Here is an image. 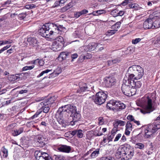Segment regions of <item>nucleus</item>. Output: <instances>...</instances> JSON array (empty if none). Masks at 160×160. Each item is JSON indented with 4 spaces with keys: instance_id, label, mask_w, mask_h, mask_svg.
<instances>
[{
    "instance_id": "f257e3e1",
    "label": "nucleus",
    "mask_w": 160,
    "mask_h": 160,
    "mask_svg": "<svg viewBox=\"0 0 160 160\" xmlns=\"http://www.w3.org/2000/svg\"><path fill=\"white\" fill-rule=\"evenodd\" d=\"M63 116L68 118H72V120L70 121L72 125H73L81 119V115L79 112L77 111L76 107L71 104H68L59 108L56 115V118L59 124L64 127L65 126Z\"/></svg>"
},
{
    "instance_id": "f03ea898",
    "label": "nucleus",
    "mask_w": 160,
    "mask_h": 160,
    "mask_svg": "<svg viewBox=\"0 0 160 160\" xmlns=\"http://www.w3.org/2000/svg\"><path fill=\"white\" fill-rule=\"evenodd\" d=\"M65 29L62 26L58 25L56 24L50 23L43 25L38 30V32L39 34L42 37L49 38L53 34L59 33Z\"/></svg>"
},
{
    "instance_id": "7ed1b4c3",
    "label": "nucleus",
    "mask_w": 160,
    "mask_h": 160,
    "mask_svg": "<svg viewBox=\"0 0 160 160\" xmlns=\"http://www.w3.org/2000/svg\"><path fill=\"white\" fill-rule=\"evenodd\" d=\"M128 72V79L138 80L140 79L143 75V69L140 66L133 65L129 67Z\"/></svg>"
},
{
    "instance_id": "20e7f679",
    "label": "nucleus",
    "mask_w": 160,
    "mask_h": 160,
    "mask_svg": "<svg viewBox=\"0 0 160 160\" xmlns=\"http://www.w3.org/2000/svg\"><path fill=\"white\" fill-rule=\"evenodd\" d=\"M127 79V77L124 78L123 81L124 84L122 85V90L125 95L130 97L135 94L137 89L131 87V86L130 85V81Z\"/></svg>"
},
{
    "instance_id": "39448f33",
    "label": "nucleus",
    "mask_w": 160,
    "mask_h": 160,
    "mask_svg": "<svg viewBox=\"0 0 160 160\" xmlns=\"http://www.w3.org/2000/svg\"><path fill=\"white\" fill-rule=\"evenodd\" d=\"M152 97L151 95H149L146 97L145 100L146 104L141 109V112L144 114L149 113L155 110L154 106L152 105Z\"/></svg>"
},
{
    "instance_id": "423d86ee",
    "label": "nucleus",
    "mask_w": 160,
    "mask_h": 160,
    "mask_svg": "<svg viewBox=\"0 0 160 160\" xmlns=\"http://www.w3.org/2000/svg\"><path fill=\"white\" fill-rule=\"evenodd\" d=\"M124 153H125L124 160H129L131 159L134 155V149L128 144L124 146Z\"/></svg>"
},
{
    "instance_id": "0eeeda50",
    "label": "nucleus",
    "mask_w": 160,
    "mask_h": 160,
    "mask_svg": "<svg viewBox=\"0 0 160 160\" xmlns=\"http://www.w3.org/2000/svg\"><path fill=\"white\" fill-rule=\"evenodd\" d=\"M107 98V95L103 92H99L96 94L94 102L97 104L101 105L104 103Z\"/></svg>"
},
{
    "instance_id": "6e6552de",
    "label": "nucleus",
    "mask_w": 160,
    "mask_h": 160,
    "mask_svg": "<svg viewBox=\"0 0 160 160\" xmlns=\"http://www.w3.org/2000/svg\"><path fill=\"white\" fill-rule=\"evenodd\" d=\"M35 156L36 160H52L48 153L42 152L40 151H36L35 152Z\"/></svg>"
},
{
    "instance_id": "1a4fd4ad",
    "label": "nucleus",
    "mask_w": 160,
    "mask_h": 160,
    "mask_svg": "<svg viewBox=\"0 0 160 160\" xmlns=\"http://www.w3.org/2000/svg\"><path fill=\"white\" fill-rule=\"evenodd\" d=\"M27 42L29 43V45L32 47H37L38 46V41L35 38L29 37L25 39L23 42L24 46H26L28 45Z\"/></svg>"
},
{
    "instance_id": "9d476101",
    "label": "nucleus",
    "mask_w": 160,
    "mask_h": 160,
    "mask_svg": "<svg viewBox=\"0 0 160 160\" xmlns=\"http://www.w3.org/2000/svg\"><path fill=\"white\" fill-rule=\"evenodd\" d=\"M157 16H155L152 18L147 19L143 23V28L146 29L152 28L153 22L155 19H157Z\"/></svg>"
},
{
    "instance_id": "9b49d317",
    "label": "nucleus",
    "mask_w": 160,
    "mask_h": 160,
    "mask_svg": "<svg viewBox=\"0 0 160 160\" xmlns=\"http://www.w3.org/2000/svg\"><path fill=\"white\" fill-rule=\"evenodd\" d=\"M103 83L106 87H110L115 83V79L113 77H106L104 78Z\"/></svg>"
},
{
    "instance_id": "f8f14e48",
    "label": "nucleus",
    "mask_w": 160,
    "mask_h": 160,
    "mask_svg": "<svg viewBox=\"0 0 160 160\" xmlns=\"http://www.w3.org/2000/svg\"><path fill=\"white\" fill-rule=\"evenodd\" d=\"M55 99V96L51 97L48 100H45L43 102H42L38 104V107L40 108H42L44 106L52 104Z\"/></svg>"
},
{
    "instance_id": "ddd939ff",
    "label": "nucleus",
    "mask_w": 160,
    "mask_h": 160,
    "mask_svg": "<svg viewBox=\"0 0 160 160\" xmlns=\"http://www.w3.org/2000/svg\"><path fill=\"white\" fill-rule=\"evenodd\" d=\"M124 146L119 148L115 154V156L118 159L121 158V160H124V156L125 153H124Z\"/></svg>"
},
{
    "instance_id": "4468645a",
    "label": "nucleus",
    "mask_w": 160,
    "mask_h": 160,
    "mask_svg": "<svg viewBox=\"0 0 160 160\" xmlns=\"http://www.w3.org/2000/svg\"><path fill=\"white\" fill-rule=\"evenodd\" d=\"M58 149L59 151L66 153H69L71 150V147L66 145H60L58 147Z\"/></svg>"
},
{
    "instance_id": "2eb2a0df",
    "label": "nucleus",
    "mask_w": 160,
    "mask_h": 160,
    "mask_svg": "<svg viewBox=\"0 0 160 160\" xmlns=\"http://www.w3.org/2000/svg\"><path fill=\"white\" fill-rule=\"evenodd\" d=\"M128 80L130 81V85L131 86L132 88H140L142 85V83L140 81H135L134 79H132Z\"/></svg>"
},
{
    "instance_id": "dca6fc26",
    "label": "nucleus",
    "mask_w": 160,
    "mask_h": 160,
    "mask_svg": "<svg viewBox=\"0 0 160 160\" xmlns=\"http://www.w3.org/2000/svg\"><path fill=\"white\" fill-rule=\"evenodd\" d=\"M153 130L149 125L146 127L144 131L145 137L147 138H149L152 136V135L155 133Z\"/></svg>"
},
{
    "instance_id": "f3484780",
    "label": "nucleus",
    "mask_w": 160,
    "mask_h": 160,
    "mask_svg": "<svg viewBox=\"0 0 160 160\" xmlns=\"http://www.w3.org/2000/svg\"><path fill=\"white\" fill-rule=\"evenodd\" d=\"M118 102L115 100H110L109 102L107 104V107L109 109H113L116 108L117 103Z\"/></svg>"
},
{
    "instance_id": "a211bd4d",
    "label": "nucleus",
    "mask_w": 160,
    "mask_h": 160,
    "mask_svg": "<svg viewBox=\"0 0 160 160\" xmlns=\"http://www.w3.org/2000/svg\"><path fill=\"white\" fill-rule=\"evenodd\" d=\"M125 133L126 135H129L133 129L132 124L130 121H128L126 125Z\"/></svg>"
},
{
    "instance_id": "6ab92c4d",
    "label": "nucleus",
    "mask_w": 160,
    "mask_h": 160,
    "mask_svg": "<svg viewBox=\"0 0 160 160\" xmlns=\"http://www.w3.org/2000/svg\"><path fill=\"white\" fill-rule=\"evenodd\" d=\"M96 47V43L94 42L90 43L88 45L84 46L83 48L86 52L94 50Z\"/></svg>"
},
{
    "instance_id": "aec40b11",
    "label": "nucleus",
    "mask_w": 160,
    "mask_h": 160,
    "mask_svg": "<svg viewBox=\"0 0 160 160\" xmlns=\"http://www.w3.org/2000/svg\"><path fill=\"white\" fill-rule=\"evenodd\" d=\"M149 125L155 133L157 130L160 128V122H154Z\"/></svg>"
},
{
    "instance_id": "412c9836",
    "label": "nucleus",
    "mask_w": 160,
    "mask_h": 160,
    "mask_svg": "<svg viewBox=\"0 0 160 160\" xmlns=\"http://www.w3.org/2000/svg\"><path fill=\"white\" fill-rule=\"evenodd\" d=\"M45 139L43 137H38L37 142V145L40 147H42L46 144Z\"/></svg>"
},
{
    "instance_id": "4be33fe9",
    "label": "nucleus",
    "mask_w": 160,
    "mask_h": 160,
    "mask_svg": "<svg viewBox=\"0 0 160 160\" xmlns=\"http://www.w3.org/2000/svg\"><path fill=\"white\" fill-rule=\"evenodd\" d=\"M57 44H58L60 47L62 48L64 46V39L61 36L57 37L54 41Z\"/></svg>"
},
{
    "instance_id": "5701e85b",
    "label": "nucleus",
    "mask_w": 160,
    "mask_h": 160,
    "mask_svg": "<svg viewBox=\"0 0 160 160\" xmlns=\"http://www.w3.org/2000/svg\"><path fill=\"white\" fill-rule=\"evenodd\" d=\"M22 141H23L22 142V143L21 144L22 145V146H21V147L22 148H21V151L22 149L23 150H24V151H22V152H29V151L26 150V151H25V150L28 147V145L27 144V140L25 139H24L23 138H22Z\"/></svg>"
},
{
    "instance_id": "b1692460",
    "label": "nucleus",
    "mask_w": 160,
    "mask_h": 160,
    "mask_svg": "<svg viewBox=\"0 0 160 160\" xmlns=\"http://www.w3.org/2000/svg\"><path fill=\"white\" fill-rule=\"evenodd\" d=\"M62 48L60 47L59 44L56 43L54 41L52 42L51 46V49L53 51H59Z\"/></svg>"
},
{
    "instance_id": "393cba45",
    "label": "nucleus",
    "mask_w": 160,
    "mask_h": 160,
    "mask_svg": "<svg viewBox=\"0 0 160 160\" xmlns=\"http://www.w3.org/2000/svg\"><path fill=\"white\" fill-rule=\"evenodd\" d=\"M74 5V3L72 2H70L68 4L65 5L61 9V11L65 12L70 8H72Z\"/></svg>"
},
{
    "instance_id": "a878e982",
    "label": "nucleus",
    "mask_w": 160,
    "mask_h": 160,
    "mask_svg": "<svg viewBox=\"0 0 160 160\" xmlns=\"http://www.w3.org/2000/svg\"><path fill=\"white\" fill-rule=\"evenodd\" d=\"M125 122L119 120H117L113 122V126L114 127L118 128V126H123L125 125Z\"/></svg>"
},
{
    "instance_id": "bb28decb",
    "label": "nucleus",
    "mask_w": 160,
    "mask_h": 160,
    "mask_svg": "<svg viewBox=\"0 0 160 160\" xmlns=\"http://www.w3.org/2000/svg\"><path fill=\"white\" fill-rule=\"evenodd\" d=\"M121 60L119 58H117L109 60L108 61V64L109 66L112 65L113 64L118 62Z\"/></svg>"
},
{
    "instance_id": "cd10ccee",
    "label": "nucleus",
    "mask_w": 160,
    "mask_h": 160,
    "mask_svg": "<svg viewBox=\"0 0 160 160\" xmlns=\"http://www.w3.org/2000/svg\"><path fill=\"white\" fill-rule=\"evenodd\" d=\"M88 87L86 83H84L82 85H80V89L78 91L79 93H81L82 92H85L86 91H88Z\"/></svg>"
},
{
    "instance_id": "c85d7f7f",
    "label": "nucleus",
    "mask_w": 160,
    "mask_h": 160,
    "mask_svg": "<svg viewBox=\"0 0 160 160\" xmlns=\"http://www.w3.org/2000/svg\"><path fill=\"white\" fill-rule=\"evenodd\" d=\"M69 53H68V52H61L59 57L58 58L60 59V58H62V60H65L67 57Z\"/></svg>"
},
{
    "instance_id": "c756f323",
    "label": "nucleus",
    "mask_w": 160,
    "mask_h": 160,
    "mask_svg": "<svg viewBox=\"0 0 160 160\" xmlns=\"http://www.w3.org/2000/svg\"><path fill=\"white\" fill-rule=\"evenodd\" d=\"M126 106L123 103L120 102H118L116 108L117 109L122 110L125 108Z\"/></svg>"
},
{
    "instance_id": "7c9ffc66",
    "label": "nucleus",
    "mask_w": 160,
    "mask_h": 160,
    "mask_svg": "<svg viewBox=\"0 0 160 160\" xmlns=\"http://www.w3.org/2000/svg\"><path fill=\"white\" fill-rule=\"evenodd\" d=\"M159 21H158V17L157 19H155L153 22L152 28H157L160 27L159 25Z\"/></svg>"
},
{
    "instance_id": "2f4dec72",
    "label": "nucleus",
    "mask_w": 160,
    "mask_h": 160,
    "mask_svg": "<svg viewBox=\"0 0 160 160\" xmlns=\"http://www.w3.org/2000/svg\"><path fill=\"white\" fill-rule=\"evenodd\" d=\"M99 149H97L96 150L93 152L91 154L90 156L92 158H94L97 157L99 153Z\"/></svg>"
},
{
    "instance_id": "473e14b6",
    "label": "nucleus",
    "mask_w": 160,
    "mask_h": 160,
    "mask_svg": "<svg viewBox=\"0 0 160 160\" xmlns=\"http://www.w3.org/2000/svg\"><path fill=\"white\" fill-rule=\"evenodd\" d=\"M1 151L3 153V156L5 158L7 157L8 155V150L3 147L1 148Z\"/></svg>"
},
{
    "instance_id": "72a5a7b5",
    "label": "nucleus",
    "mask_w": 160,
    "mask_h": 160,
    "mask_svg": "<svg viewBox=\"0 0 160 160\" xmlns=\"http://www.w3.org/2000/svg\"><path fill=\"white\" fill-rule=\"evenodd\" d=\"M121 24V23L120 22H118L112 26L111 28L113 29L117 30L120 28Z\"/></svg>"
},
{
    "instance_id": "f704fd0d",
    "label": "nucleus",
    "mask_w": 160,
    "mask_h": 160,
    "mask_svg": "<svg viewBox=\"0 0 160 160\" xmlns=\"http://www.w3.org/2000/svg\"><path fill=\"white\" fill-rule=\"evenodd\" d=\"M52 70V69H47L44 71H43L37 76V77L39 78L42 76L44 74L48 73L50 72H51Z\"/></svg>"
},
{
    "instance_id": "c9c22d12",
    "label": "nucleus",
    "mask_w": 160,
    "mask_h": 160,
    "mask_svg": "<svg viewBox=\"0 0 160 160\" xmlns=\"http://www.w3.org/2000/svg\"><path fill=\"white\" fill-rule=\"evenodd\" d=\"M135 146V148H139L141 149H143L144 147V145L143 144L140 142L136 143Z\"/></svg>"
},
{
    "instance_id": "e433bc0d",
    "label": "nucleus",
    "mask_w": 160,
    "mask_h": 160,
    "mask_svg": "<svg viewBox=\"0 0 160 160\" xmlns=\"http://www.w3.org/2000/svg\"><path fill=\"white\" fill-rule=\"evenodd\" d=\"M18 78V77L16 76L15 75H12L8 77V79L10 81L12 82L15 81Z\"/></svg>"
},
{
    "instance_id": "4c0bfd02",
    "label": "nucleus",
    "mask_w": 160,
    "mask_h": 160,
    "mask_svg": "<svg viewBox=\"0 0 160 160\" xmlns=\"http://www.w3.org/2000/svg\"><path fill=\"white\" fill-rule=\"evenodd\" d=\"M118 30L113 29L112 30H108L107 32V35L110 36L115 34L117 31Z\"/></svg>"
},
{
    "instance_id": "58836bf2",
    "label": "nucleus",
    "mask_w": 160,
    "mask_h": 160,
    "mask_svg": "<svg viewBox=\"0 0 160 160\" xmlns=\"http://www.w3.org/2000/svg\"><path fill=\"white\" fill-rule=\"evenodd\" d=\"M38 108H39L40 109V108L38 106ZM43 108V112H44L45 113H47L48 112V111H49L50 110V108L48 105L46 106H44L42 108H41V109H42Z\"/></svg>"
},
{
    "instance_id": "ea45409f",
    "label": "nucleus",
    "mask_w": 160,
    "mask_h": 160,
    "mask_svg": "<svg viewBox=\"0 0 160 160\" xmlns=\"http://www.w3.org/2000/svg\"><path fill=\"white\" fill-rule=\"evenodd\" d=\"M34 65H32L31 66H26L22 68V71H26L28 70H31L34 67Z\"/></svg>"
},
{
    "instance_id": "a19ab883",
    "label": "nucleus",
    "mask_w": 160,
    "mask_h": 160,
    "mask_svg": "<svg viewBox=\"0 0 160 160\" xmlns=\"http://www.w3.org/2000/svg\"><path fill=\"white\" fill-rule=\"evenodd\" d=\"M77 136L79 138H82V137L83 134L82 133V131L81 129H79L77 130Z\"/></svg>"
},
{
    "instance_id": "79ce46f5",
    "label": "nucleus",
    "mask_w": 160,
    "mask_h": 160,
    "mask_svg": "<svg viewBox=\"0 0 160 160\" xmlns=\"http://www.w3.org/2000/svg\"><path fill=\"white\" fill-rule=\"evenodd\" d=\"M100 160H114V158L112 157L108 156V157H104L101 158Z\"/></svg>"
},
{
    "instance_id": "37998d69",
    "label": "nucleus",
    "mask_w": 160,
    "mask_h": 160,
    "mask_svg": "<svg viewBox=\"0 0 160 160\" xmlns=\"http://www.w3.org/2000/svg\"><path fill=\"white\" fill-rule=\"evenodd\" d=\"M35 5L33 4L27 5L25 6V8L27 9H32L33 8H35Z\"/></svg>"
},
{
    "instance_id": "c03bdc74",
    "label": "nucleus",
    "mask_w": 160,
    "mask_h": 160,
    "mask_svg": "<svg viewBox=\"0 0 160 160\" xmlns=\"http://www.w3.org/2000/svg\"><path fill=\"white\" fill-rule=\"evenodd\" d=\"M12 133L14 136H17L20 134V132L19 130H15L12 131Z\"/></svg>"
},
{
    "instance_id": "a18cd8bd",
    "label": "nucleus",
    "mask_w": 160,
    "mask_h": 160,
    "mask_svg": "<svg viewBox=\"0 0 160 160\" xmlns=\"http://www.w3.org/2000/svg\"><path fill=\"white\" fill-rule=\"evenodd\" d=\"M42 112V111H37L36 113L31 117L32 119L38 117Z\"/></svg>"
},
{
    "instance_id": "49530a36",
    "label": "nucleus",
    "mask_w": 160,
    "mask_h": 160,
    "mask_svg": "<svg viewBox=\"0 0 160 160\" xmlns=\"http://www.w3.org/2000/svg\"><path fill=\"white\" fill-rule=\"evenodd\" d=\"M141 40V39L140 38H136L134 39H133L132 41V44H135L139 42Z\"/></svg>"
},
{
    "instance_id": "de8ad7c7",
    "label": "nucleus",
    "mask_w": 160,
    "mask_h": 160,
    "mask_svg": "<svg viewBox=\"0 0 160 160\" xmlns=\"http://www.w3.org/2000/svg\"><path fill=\"white\" fill-rule=\"evenodd\" d=\"M127 119L129 120L130 122L131 121H133L134 120V117L132 115H128L127 117Z\"/></svg>"
},
{
    "instance_id": "09e8293b",
    "label": "nucleus",
    "mask_w": 160,
    "mask_h": 160,
    "mask_svg": "<svg viewBox=\"0 0 160 160\" xmlns=\"http://www.w3.org/2000/svg\"><path fill=\"white\" fill-rule=\"evenodd\" d=\"M59 74V72H56L55 70H54L50 74V77H56V76H58Z\"/></svg>"
},
{
    "instance_id": "8fccbe9b",
    "label": "nucleus",
    "mask_w": 160,
    "mask_h": 160,
    "mask_svg": "<svg viewBox=\"0 0 160 160\" xmlns=\"http://www.w3.org/2000/svg\"><path fill=\"white\" fill-rule=\"evenodd\" d=\"M75 17L77 18L79 17L80 16L83 15L82 11L78 12L75 13Z\"/></svg>"
},
{
    "instance_id": "3c124183",
    "label": "nucleus",
    "mask_w": 160,
    "mask_h": 160,
    "mask_svg": "<svg viewBox=\"0 0 160 160\" xmlns=\"http://www.w3.org/2000/svg\"><path fill=\"white\" fill-rule=\"evenodd\" d=\"M55 159L56 160H64L63 157L60 155H55Z\"/></svg>"
},
{
    "instance_id": "603ef678",
    "label": "nucleus",
    "mask_w": 160,
    "mask_h": 160,
    "mask_svg": "<svg viewBox=\"0 0 160 160\" xmlns=\"http://www.w3.org/2000/svg\"><path fill=\"white\" fill-rule=\"evenodd\" d=\"M97 46L98 48V50L99 51H102L103 49L104 48V45L101 44H98L97 45Z\"/></svg>"
},
{
    "instance_id": "864d4df0",
    "label": "nucleus",
    "mask_w": 160,
    "mask_h": 160,
    "mask_svg": "<svg viewBox=\"0 0 160 160\" xmlns=\"http://www.w3.org/2000/svg\"><path fill=\"white\" fill-rule=\"evenodd\" d=\"M11 0H7L6 2H5L3 4H2V6L4 7L5 6H8L9 4L11 3Z\"/></svg>"
},
{
    "instance_id": "5fc2aeb1",
    "label": "nucleus",
    "mask_w": 160,
    "mask_h": 160,
    "mask_svg": "<svg viewBox=\"0 0 160 160\" xmlns=\"http://www.w3.org/2000/svg\"><path fill=\"white\" fill-rule=\"evenodd\" d=\"M105 11L102 10H98L96 11V13H97V14H98V15L105 13Z\"/></svg>"
},
{
    "instance_id": "6e6d98bb",
    "label": "nucleus",
    "mask_w": 160,
    "mask_h": 160,
    "mask_svg": "<svg viewBox=\"0 0 160 160\" xmlns=\"http://www.w3.org/2000/svg\"><path fill=\"white\" fill-rule=\"evenodd\" d=\"M118 130V128L117 127H114L112 129L111 132L112 134H114L115 135V134H116L117 131Z\"/></svg>"
},
{
    "instance_id": "4d7b16f0",
    "label": "nucleus",
    "mask_w": 160,
    "mask_h": 160,
    "mask_svg": "<svg viewBox=\"0 0 160 160\" xmlns=\"http://www.w3.org/2000/svg\"><path fill=\"white\" fill-rule=\"evenodd\" d=\"M99 123V124H102L104 122V120L102 117H100L98 119Z\"/></svg>"
},
{
    "instance_id": "13d9d810",
    "label": "nucleus",
    "mask_w": 160,
    "mask_h": 160,
    "mask_svg": "<svg viewBox=\"0 0 160 160\" xmlns=\"http://www.w3.org/2000/svg\"><path fill=\"white\" fill-rule=\"evenodd\" d=\"M26 12L24 13H22L21 14V21L22 20L24 19V18H25L26 17Z\"/></svg>"
},
{
    "instance_id": "bf43d9fd",
    "label": "nucleus",
    "mask_w": 160,
    "mask_h": 160,
    "mask_svg": "<svg viewBox=\"0 0 160 160\" xmlns=\"http://www.w3.org/2000/svg\"><path fill=\"white\" fill-rule=\"evenodd\" d=\"M121 134L120 133L118 134L114 140V141L116 142L118 141L120 138L121 137Z\"/></svg>"
},
{
    "instance_id": "052dcab7",
    "label": "nucleus",
    "mask_w": 160,
    "mask_h": 160,
    "mask_svg": "<svg viewBox=\"0 0 160 160\" xmlns=\"http://www.w3.org/2000/svg\"><path fill=\"white\" fill-rule=\"evenodd\" d=\"M66 0H60L56 2V3L58 4V5L62 4L66 2Z\"/></svg>"
},
{
    "instance_id": "680f3d73",
    "label": "nucleus",
    "mask_w": 160,
    "mask_h": 160,
    "mask_svg": "<svg viewBox=\"0 0 160 160\" xmlns=\"http://www.w3.org/2000/svg\"><path fill=\"white\" fill-rule=\"evenodd\" d=\"M77 130H74L73 131H71L69 132L72 135L74 136L77 134Z\"/></svg>"
},
{
    "instance_id": "e2e57ef3",
    "label": "nucleus",
    "mask_w": 160,
    "mask_h": 160,
    "mask_svg": "<svg viewBox=\"0 0 160 160\" xmlns=\"http://www.w3.org/2000/svg\"><path fill=\"white\" fill-rule=\"evenodd\" d=\"M129 2H130L128 0H125L121 4V5L122 6H125Z\"/></svg>"
},
{
    "instance_id": "0e129e2a",
    "label": "nucleus",
    "mask_w": 160,
    "mask_h": 160,
    "mask_svg": "<svg viewBox=\"0 0 160 160\" xmlns=\"http://www.w3.org/2000/svg\"><path fill=\"white\" fill-rule=\"evenodd\" d=\"M154 44L160 45V36L157 38V40L154 42Z\"/></svg>"
},
{
    "instance_id": "69168bd1",
    "label": "nucleus",
    "mask_w": 160,
    "mask_h": 160,
    "mask_svg": "<svg viewBox=\"0 0 160 160\" xmlns=\"http://www.w3.org/2000/svg\"><path fill=\"white\" fill-rule=\"evenodd\" d=\"M115 135L112 133L108 137V139L110 141H112V139L114 138Z\"/></svg>"
},
{
    "instance_id": "338daca9",
    "label": "nucleus",
    "mask_w": 160,
    "mask_h": 160,
    "mask_svg": "<svg viewBox=\"0 0 160 160\" xmlns=\"http://www.w3.org/2000/svg\"><path fill=\"white\" fill-rule=\"evenodd\" d=\"M124 13V12L122 11H120L118 13L117 15L119 16H122Z\"/></svg>"
},
{
    "instance_id": "774afa93",
    "label": "nucleus",
    "mask_w": 160,
    "mask_h": 160,
    "mask_svg": "<svg viewBox=\"0 0 160 160\" xmlns=\"http://www.w3.org/2000/svg\"><path fill=\"white\" fill-rule=\"evenodd\" d=\"M78 55L77 53H74L72 55L71 57L73 60V59L77 58L78 57Z\"/></svg>"
}]
</instances>
